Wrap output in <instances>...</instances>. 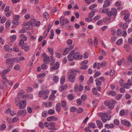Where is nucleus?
I'll return each mask as SVG.
<instances>
[{
    "label": "nucleus",
    "instance_id": "obj_1",
    "mask_svg": "<svg viewBox=\"0 0 132 132\" xmlns=\"http://www.w3.org/2000/svg\"><path fill=\"white\" fill-rule=\"evenodd\" d=\"M78 71L76 70H72L68 76L69 80L71 82H74L75 80V77L77 74Z\"/></svg>",
    "mask_w": 132,
    "mask_h": 132
},
{
    "label": "nucleus",
    "instance_id": "obj_2",
    "mask_svg": "<svg viewBox=\"0 0 132 132\" xmlns=\"http://www.w3.org/2000/svg\"><path fill=\"white\" fill-rule=\"evenodd\" d=\"M99 116L101 118V119L102 121L104 122H106L107 120H109L111 117L110 116L109 118H108V115L106 113H103L101 112L99 113Z\"/></svg>",
    "mask_w": 132,
    "mask_h": 132
},
{
    "label": "nucleus",
    "instance_id": "obj_3",
    "mask_svg": "<svg viewBox=\"0 0 132 132\" xmlns=\"http://www.w3.org/2000/svg\"><path fill=\"white\" fill-rule=\"evenodd\" d=\"M42 57L43 58V61L44 62L48 61L49 62L52 61L53 59V56H51L50 58L45 53H44L42 55Z\"/></svg>",
    "mask_w": 132,
    "mask_h": 132
},
{
    "label": "nucleus",
    "instance_id": "obj_4",
    "mask_svg": "<svg viewBox=\"0 0 132 132\" xmlns=\"http://www.w3.org/2000/svg\"><path fill=\"white\" fill-rule=\"evenodd\" d=\"M117 10L114 8H112L111 9L110 11H109L107 14V15L109 16H113L116 17L117 15Z\"/></svg>",
    "mask_w": 132,
    "mask_h": 132
},
{
    "label": "nucleus",
    "instance_id": "obj_5",
    "mask_svg": "<svg viewBox=\"0 0 132 132\" xmlns=\"http://www.w3.org/2000/svg\"><path fill=\"white\" fill-rule=\"evenodd\" d=\"M49 93V91L48 90L45 91L42 90L40 91L39 92L38 96L40 97H44L45 95H48Z\"/></svg>",
    "mask_w": 132,
    "mask_h": 132
},
{
    "label": "nucleus",
    "instance_id": "obj_6",
    "mask_svg": "<svg viewBox=\"0 0 132 132\" xmlns=\"http://www.w3.org/2000/svg\"><path fill=\"white\" fill-rule=\"evenodd\" d=\"M74 59L76 60H81L83 56L82 55H80L79 53L78 52H76L74 54Z\"/></svg>",
    "mask_w": 132,
    "mask_h": 132
},
{
    "label": "nucleus",
    "instance_id": "obj_7",
    "mask_svg": "<svg viewBox=\"0 0 132 132\" xmlns=\"http://www.w3.org/2000/svg\"><path fill=\"white\" fill-rule=\"evenodd\" d=\"M59 67V64L58 62H56L55 64L50 68L51 71H54L57 70Z\"/></svg>",
    "mask_w": 132,
    "mask_h": 132
},
{
    "label": "nucleus",
    "instance_id": "obj_8",
    "mask_svg": "<svg viewBox=\"0 0 132 132\" xmlns=\"http://www.w3.org/2000/svg\"><path fill=\"white\" fill-rule=\"evenodd\" d=\"M121 122L122 124L128 127H129L131 126L130 122L128 121L127 120H121Z\"/></svg>",
    "mask_w": 132,
    "mask_h": 132
},
{
    "label": "nucleus",
    "instance_id": "obj_9",
    "mask_svg": "<svg viewBox=\"0 0 132 132\" xmlns=\"http://www.w3.org/2000/svg\"><path fill=\"white\" fill-rule=\"evenodd\" d=\"M6 62L7 65L12 64L14 62V60L12 58L7 59L6 60Z\"/></svg>",
    "mask_w": 132,
    "mask_h": 132
},
{
    "label": "nucleus",
    "instance_id": "obj_10",
    "mask_svg": "<svg viewBox=\"0 0 132 132\" xmlns=\"http://www.w3.org/2000/svg\"><path fill=\"white\" fill-rule=\"evenodd\" d=\"M19 107L20 109H23L24 108L26 105V102L24 101H20L19 102Z\"/></svg>",
    "mask_w": 132,
    "mask_h": 132
},
{
    "label": "nucleus",
    "instance_id": "obj_11",
    "mask_svg": "<svg viewBox=\"0 0 132 132\" xmlns=\"http://www.w3.org/2000/svg\"><path fill=\"white\" fill-rule=\"evenodd\" d=\"M58 120V118L54 116H51L48 117L47 118V120L48 121H56Z\"/></svg>",
    "mask_w": 132,
    "mask_h": 132
},
{
    "label": "nucleus",
    "instance_id": "obj_12",
    "mask_svg": "<svg viewBox=\"0 0 132 132\" xmlns=\"http://www.w3.org/2000/svg\"><path fill=\"white\" fill-rule=\"evenodd\" d=\"M26 110H21L17 112V114L18 116H20L23 114L25 115L26 114Z\"/></svg>",
    "mask_w": 132,
    "mask_h": 132
},
{
    "label": "nucleus",
    "instance_id": "obj_13",
    "mask_svg": "<svg viewBox=\"0 0 132 132\" xmlns=\"http://www.w3.org/2000/svg\"><path fill=\"white\" fill-rule=\"evenodd\" d=\"M4 48L5 51L11 52L12 51V48L10 47L9 45H5Z\"/></svg>",
    "mask_w": 132,
    "mask_h": 132
},
{
    "label": "nucleus",
    "instance_id": "obj_14",
    "mask_svg": "<svg viewBox=\"0 0 132 132\" xmlns=\"http://www.w3.org/2000/svg\"><path fill=\"white\" fill-rule=\"evenodd\" d=\"M96 123L97 126L99 128H101L102 127L103 124L101 121L97 120L96 121Z\"/></svg>",
    "mask_w": 132,
    "mask_h": 132
},
{
    "label": "nucleus",
    "instance_id": "obj_15",
    "mask_svg": "<svg viewBox=\"0 0 132 132\" xmlns=\"http://www.w3.org/2000/svg\"><path fill=\"white\" fill-rule=\"evenodd\" d=\"M65 20L64 17L63 16H62L60 19V23L62 26H63L64 24Z\"/></svg>",
    "mask_w": 132,
    "mask_h": 132
},
{
    "label": "nucleus",
    "instance_id": "obj_16",
    "mask_svg": "<svg viewBox=\"0 0 132 132\" xmlns=\"http://www.w3.org/2000/svg\"><path fill=\"white\" fill-rule=\"evenodd\" d=\"M19 18L18 17H15L13 20L12 23L16 25H18V21Z\"/></svg>",
    "mask_w": 132,
    "mask_h": 132
},
{
    "label": "nucleus",
    "instance_id": "obj_17",
    "mask_svg": "<svg viewBox=\"0 0 132 132\" xmlns=\"http://www.w3.org/2000/svg\"><path fill=\"white\" fill-rule=\"evenodd\" d=\"M110 5V3L108 1V0H106L105 1L104 3V5L103 6V8L107 7L108 6Z\"/></svg>",
    "mask_w": 132,
    "mask_h": 132
},
{
    "label": "nucleus",
    "instance_id": "obj_18",
    "mask_svg": "<svg viewBox=\"0 0 132 132\" xmlns=\"http://www.w3.org/2000/svg\"><path fill=\"white\" fill-rule=\"evenodd\" d=\"M55 109L57 112H59L60 111L61 107L60 104L59 103H58L56 104L55 107Z\"/></svg>",
    "mask_w": 132,
    "mask_h": 132
},
{
    "label": "nucleus",
    "instance_id": "obj_19",
    "mask_svg": "<svg viewBox=\"0 0 132 132\" xmlns=\"http://www.w3.org/2000/svg\"><path fill=\"white\" fill-rule=\"evenodd\" d=\"M124 47L125 50L127 52H128L130 51V46L128 44H126L124 45Z\"/></svg>",
    "mask_w": 132,
    "mask_h": 132
},
{
    "label": "nucleus",
    "instance_id": "obj_20",
    "mask_svg": "<svg viewBox=\"0 0 132 132\" xmlns=\"http://www.w3.org/2000/svg\"><path fill=\"white\" fill-rule=\"evenodd\" d=\"M10 71V69L8 68L3 70L2 72V73L3 75H4L6 74L7 73H9Z\"/></svg>",
    "mask_w": 132,
    "mask_h": 132
},
{
    "label": "nucleus",
    "instance_id": "obj_21",
    "mask_svg": "<svg viewBox=\"0 0 132 132\" xmlns=\"http://www.w3.org/2000/svg\"><path fill=\"white\" fill-rule=\"evenodd\" d=\"M17 38V36L15 35L11 36L10 37L11 41V42H14L16 39Z\"/></svg>",
    "mask_w": 132,
    "mask_h": 132
},
{
    "label": "nucleus",
    "instance_id": "obj_22",
    "mask_svg": "<svg viewBox=\"0 0 132 132\" xmlns=\"http://www.w3.org/2000/svg\"><path fill=\"white\" fill-rule=\"evenodd\" d=\"M74 55L70 53L69 55L68 56V59L70 61H72L74 59Z\"/></svg>",
    "mask_w": 132,
    "mask_h": 132
},
{
    "label": "nucleus",
    "instance_id": "obj_23",
    "mask_svg": "<svg viewBox=\"0 0 132 132\" xmlns=\"http://www.w3.org/2000/svg\"><path fill=\"white\" fill-rule=\"evenodd\" d=\"M74 97L75 96L72 94L68 95L67 96L68 98L70 101H72Z\"/></svg>",
    "mask_w": 132,
    "mask_h": 132
},
{
    "label": "nucleus",
    "instance_id": "obj_24",
    "mask_svg": "<svg viewBox=\"0 0 132 132\" xmlns=\"http://www.w3.org/2000/svg\"><path fill=\"white\" fill-rule=\"evenodd\" d=\"M22 49H24L26 52H27L30 48V47L29 46L24 45L22 46Z\"/></svg>",
    "mask_w": 132,
    "mask_h": 132
},
{
    "label": "nucleus",
    "instance_id": "obj_25",
    "mask_svg": "<svg viewBox=\"0 0 132 132\" xmlns=\"http://www.w3.org/2000/svg\"><path fill=\"white\" fill-rule=\"evenodd\" d=\"M88 126L89 127H90L93 128H95L96 127L95 124L93 123H90L88 124Z\"/></svg>",
    "mask_w": 132,
    "mask_h": 132
},
{
    "label": "nucleus",
    "instance_id": "obj_26",
    "mask_svg": "<svg viewBox=\"0 0 132 132\" xmlns=\"http://www.w3.org/2000/svg\"><path fill=\"white\" fill-rule=\"evenodd\" d=\"M11 22L10 20H7L5 23V27H9L11 24Z\"/></svg>",
    "mask_w": 132,
    "mask_h": 132
},
{
    "label": "nucleus",
    "instance_id": "obj_27",
    "mask_svg": "<svg viewBox=\"0 0 132 132\" xmlns=\"http://www.w3.org/2000/svg\"><path fill=\"white\" fill-rule=\"evenodd\" d=\"M53 81L56 82H57L59 80V78L58 76H54L53 77Z\"/></svg>",
    "mask_w": 132,
    "mask_h": 132
},
{
    "label": "nucleus",
    "instance_id": "obj_28",
    "mask_svg": "<svg viewBox=\"0 0 132 132\" xmlns=\"http://www.w3.org/2000/svg\"><path fill=\"white\" fill-rule=\"evenodd\" d=\"M6 128V126L5 124H3L0 126V130H3Z\"/></svg>",
    "mask_w": 132,
    "mask_h": 132
},
{
    "label": "nucleus",
    "instance_id": "obj_29",
    "mask_svg": "<svg viewBox=\"0 0 132 132\" xmlns=\"http://www.w3.org/2000/svg\"><path fill=\"white\" fill-rule=\"evenodd\" d=\"M108 105L109 107L111 109L113 108L114 106V103L110 101Z\"/></svg>",
    "mask_w": 132,
    "mask_h": 132
},
{
    "label": "nucleus",
    "instance_id": "obj_30",
    "mask_svg": "<svg viewBox=\"0 0 132 132\" xmlns=\"http://www.w3.org/2000/svg\"><path fill=\"white\" fill-rule=\"evenodd\" d=\"M20 37L22 38L21 39H23V40L24 41H26L27 40V37L23 34H21L20 35Z\"/></svg>",
    "mask_w": 132,
    "mask_h": 132
},
{
    "label": "nucleus",
    "instance_id": "obj_31",
    "mask_svg": "<svg viewBox=\"0 0 132 132\" xmlns=\"http://www.w3.org/2000/svg\"><path fill=\"white\" fill-rule=\"evenodd\" d=\"M113 123L116 125H118L120 124V122L118 119H116L114 120Z\"/></svg>",
    "mask_w": 132,
    "mask_h": 132
},
{
    "label": "nucleus",
    "instance_id": "obj_32",
    "mask_svg": "<svg viewBox=\"0 0 132 132\" xmlns=\"http://www.w3.org/2000/svg\"><path fill=\"white\" fill-rule=\"evenodd\" d=\"M67 86L66 85H65L64 86L61 87H60L59 90L60 92H62L64 89L67 88Z\"/></svg>",
    "mask_w": 132,
    "mask_h": 132
},
{
    "label": "nucleus",
    "instance_id": "obj_33",
    "mask_svg": "<svg viewBox=\"0 0 132 132\" xmlns=\"http://www.w3.org/2000/svg\"><path fill=\"white\" fill-rule=\"evenodd\" d=\"M122 38H120L118 39L116 42V44L117 45H121L122 43Z\"/></svg>",
    "mask_w": 132,
    "mask_h": 132
},
{
    "label": "nucleus",
    "instance_id": "obj_34",
    "mask_svg": "<svg viewBox=\"0 0 132 132\" xmlns=\"http://www.w3.org/2000/svg\"><path fill=\"white\" fill-rule=\"evenodd\" d=\"M36 21L34 19H32L30 21V24L32 25H35Z\"/></svg>",
    "mask_w": 132,
    "mask_h": 132
},
{
    "label": "nucleus",
    "instance_id": "obj_35",
    "mask_svg": "<svg viewBox=\"0 0 132 132\" xmlns=\"http://www.w3.org/2000/svg\"><path fill=\"white\" fill-rule=\"evenodd\" d=\"M61 103V106L63 108L65 107L67 105V102L65 101H62Z\"/></svg>",
    "mask_w": 132,
    "mask_h": 132
},
{
    "label": "nucleus",
    "instance_id": "obj_36",
    "mask_svg": "<svg viewBox=\"0 0 132 132\" xmlns=\"http://www.w3.org/2000/svg\"><path fill=\"white\" fill-rule=\"evenodd\" d=\"M48 50L50 54L52 55H53L54 54L53 49V48L48 47Z\"/></svg>",
    "mask_w": 132,
    "mask_h": 132
},
{
    "label": "nucleus",
    "instance_id": "obj_37",
    "mask_svg": "<svg viewBox=\"0 0 132 132\" xmlns=\"http://www.w3.org/2000/svg\"><path fill=\"white\" fill-rule=\"evenodd\" d=\"M14 59V62L16 63H19L21 62L20 59V57H15Z\"/></svg>",
    "mask_w": 132,
    "mask_h": 132
},
{
    "label": "nucleus",
    "instance_id": "obj_38",
    "mask_svg": "<svg viewBox=\"0 0 132 132\" xmlns=\"http://www.w3.org/2000/svg\"><path fill=\"white\" fill-rule=\"evenodd\" d=\"M84 132H92V131L89 129V127H85L84 129Z\"/></svg>",
    "mask_w": 132,
    "mask_h": 132
},
{
    "label": "nucleus",
    "instance_id": "obj_39",
    "mask_svg": "<svg viewBox=\"0 0 132 132\" xmlns=\"http://www.w3.org/2000/svg\"><path fill=\"white\" fill-rule=\"evenodd\" d=\"M130 15V14L128 13L125 14L123 18L124 20H127L129 18Z\"/></svg>",
    "mask_w": 132,
    "mask_h": 132
},
{
    "label": "nucleus",
    "instance_id": "obj_40",
    "mask_svg": "<svg viewBox=\"0 0 132 132\" xmlns=\"http://www.w3.org/2000/svg\"><path fill=\"white\" fill-rule=\"evenodd\" d=\"M77 108L74 106H72L70 109V111L71 112H75L77 110Z\"/></svg>",
    "mask_w": 132,
    "mask_h": 132
},
{
    "label": "nucleus",
    "instance_id": "obj_41",
    "mask_svg": "<svg viewBox=\"0 0 132 132\" xmlns=\"http://www.w3.org/2000/svg\"><path fill=\"white\" fill-rule=\"evenodd\" d=\"M109 94L112 96H114L116 95V92L115 91L112 90L109 92Z\"/></svg>",
    "mask_w": 132,
    "mask_h": 132
},
{
    "label": "nucleus",
    "instance_id": "obj_42",
    "mask_svg": "<svg viewBox=\"0 0 132 132\" xmlns=\"http://www.w3.org/2000/svg\"><path fill=\"white\" fill-rule=\"evenodd\" d=\"M127 60L129 62H132V54L129 56L127 59Z\"/></svg>",
    "mask_w": 132,
    "mask_h": 132
},
{
    "label": "nucleus",
    "instance_id": "obj_43",
    "mask_svg": "<svg viewBox=\"0 0 132 132\" xmlns=\"http://www.w3.org/2000/svg\"><path fill=\"white\" fill-rule=\"evenodd\" d=\"M55 111L52 109L49 110L48 112V113L50 115H52L55 113Z\"/></svg>",
    "mask_w": 132,
    "mask_h": 132
},
{
    "label": "nucleus",
    "instance_id": "obj_44",
    "mask_svg": "<svg viewBox=\"0 0 132 132\" xmlns=\"http://www.w3.org/2000/svg\"><path fill=\"white\" fill-rule=\"evenodd\" d=\"M93 81V77L92 76H90L89 78V80L88 81V83L89 85V84L92 83Z\"/></svg>",
    "mask_w": 132,
    "mask_h": 132
},
{
    "label": "nucleus",
    "instance_id": "obj_45",
    "mask_svg": "<svg viewBox=\"0 0 132 132\" xmlns=\"http://www.w3.org/2000/svg\"><path fill=\"white\" fill-rule=\"evenodd\" d=\"M95 81L97 82L96 85L97 86L101 85L102 84L101 82L100 81H98V79L97 78H96V79H95Z\"/></svg>",
    "mask_w": 132,
    "mask_h": 132
},
{
    "label": "nucleus",
    "instance_id": "obj_46",
    "mask_svg": "<svg viewBox=\"0 0 132 132\" xmlns=\"http://www.w3.org/2000/svg\"><path fill=\"white\" fill-rule=\"evenodd\" d=\"M50 32L51 35H50V38L51 39H52L53 38V37L54 35V33L53 30H51Z\"/></svg>",
    "mask_w": 132,
    "mask_h": 132
},
{
    "label": "nucleus",
    "instance_id": "obj_47",
    "mask_svg": "<svg viewBox=\"0 0 132 132\" xmlns=\"http://www.w3.org/2000/svg\"><path fill=\"white\" fill-rule=\"evenodd\" d=\"M6 20V18L5 17H3L1 20V23H3L5 22Z\"/></svg>",
    "mask_w": 132,
    "mask_h": 132
},
{
    "label": "nucleus",
    "instance_id": "obj_48",
    "mask_svg": "<svg viewBox=\"0 0 132 132\" xmlns=\"http://www.w3.org/2000/svg\"><path fill=\"white\" fill-rule=\"evenodd\" d=\"M125 60V59L124 58H122L120 61L118 62V65L119 66H120L122 65V63Z\"/></svg>",
    "mask_w": 132,
    "mask_h": 132
},
{
    "label": "nucleus",
    "instance_id": "obj_49",
    "mask_svg": "<svg viewBox=\"0 0 132 132\" xmlns=\"http://www.w3.org/2000/svg\"><path fill=\"white\" fill-rule=\"evenodd\" d=\"M65 81V77L64 76H63L61 78L60 80V82L61 84H63Z\"/></svg>",
    "mask_w": 132,
    "mask_h": 132
},
{
    "label": "nucleus",
    "instance_id": "obj_50",
    "mask_svg": "<svg viewBox=\"0 0 132 132\" xmlns=\"http://www.w3.org/2000/svg\"><path fill=\"white\" fill-rule=\"evenodd\" d=\"M46 75V74L45 73H41L38 75V78H43Z\"/></svg>",
    "mask_w": 132,
    "mask_h": 132
},
{
    "label": "nucleus",
    "instance_id": "obj_51",
    "mask_svg": "<svg viewBox=\"0 0 132 132\" xmlns=\"http://www.w3.org/2000/svg\"><path fill=\"white\" fill-rule=\"evenodd\" d=\"M100 18V15H97L94 18V20L96 21L98 20Z\"/></svg>",
    "mask_w": 132,
    "mask_h": 132
},
{
    "label": "nucleus",
    "instance_id": "obj_52",
    "mask_svg": "<svg viewBox=\"0 0 132 132\" xmlns=\"http://www.w3.org/2000/svg\"><path fill=\"white\" fill-rule=\"evenodd\" d=\"M97 6V4H95L90 5L89 7V8L90 10H92L93 9H94L95 7H96Z\"/></svg>",
    "mask_w": 132,
    "mask_h": 132
},
{
    "label": "nucleus",
    "instance_id": "obj_53",
    "mask_svg": "<svg viewBox=\"0 0 132 132\" xmlns=\"http://www.w3.org/2000/svg\"><path fill=\"white\" fill-rule=\"evenodd\" d=\"M47 111H44L42 113V116L43 117H45L47 116Z\"/></svg>",
    "mask_w": 132,
    "mask_h": 132
},
{
    "label": "nucleus",
    "instance_id": "obj_54",
    "mask_svg": "<svg viewBox=\"0 0 132 132\" xmlns=\"http://www.w3.org/2000/svg\"><path fill=\"white\" fill-rule=\"evenodd\" d=\"M79 87V85H77L74 87L75 90L77 92H78Z\"/></svg>",
    "mask_w": 132,
    "mask_h": 132
},
{
    "label": "nucleus",
    "instance_id": "obj_55",
    "mask_svg": "<svg viewBox=\"0 0 132 132\" xmlns=\"http://www.w3.org/2000/svg\"><path fill=\"white\" fill-rule=\"evenodd\" d=\"M83 109L81 108H78L77 113H81L83 111Z\"/></svg>",
    "mask_w": 132,
    "mask_h": 132
},
{
    "label": "nucleus",
    "instance_id": "obj_56",
    "mask_svg": "<svg viewBox=\"0 0 132 132\" xmlns=\"http://www.w3.org/2000/svg\"><path fill=\"white\" fill-rule=\"evenodd\" d=\"M13 50L14 51L16 52H19V50L18 49L17 46H15L13 48Z\"/></svg>",
    "mask_w": 132,
    "mask_h": 132
},
{
    "label": "nucleus",
    "instance_id": "obj_57",
    "mask_svg": "<svg viewBox=\"0 0 132 132\" xmlns=\"http://www.w3.org/2000/svg\"><path fill=\"white\" fill-rule=\"evenodd\" d=\"M92 92L95 95H96L97 94V90L95 88H93Z\"/></svg>",
    "mask_w": 132,
    "mask_h": 132
},
{
    "label": "nucleus",
    "instance_id": "obj_58",
    "mask_svg": "<svg viewBox=\"0 0 132 132\" xmlns=\"http://www.w3.org/2000/svg\"><path fill=\"white\" fill-rule=\"evenodd\" d=\"M88 43L91 46H92L93 45V41L90 38L88 39Z\"/></svg>",
    "mask_w": 132,
    "mask_h": 132
},
{
    "label": "nucleus",
    "instance_id": "obj_59",
    "mask_svg": "<svg viewBox=\"0 0 132 132\" xmlns=\"http://www.w3.org/2000/svg\"><path fill=\"white\" fill-rule=\"evenodd\" d=\"M24 40H23V39H21L20 41L19 44V46H23V44L24 43Z\"/></svg>",
    "mask_w": 132,
    "mask_h": 132
},
{
    "label": "nucleus",
    "instance_id": "obj_60",
    "mask_svg": "<svg viewBox=\"0 0 132 132\" xmlns=\"http://www.w3.org/2000/svg\"><path fill=\"white\" fill-rule=\"evenodd\" d=\"M101 73L100 72L97 71L96 72L94 76V77L95 78L96 77H97V76H100L101 75Z\"/></svg>",
    "mask_w": 132,
    "mask_h": 132
},
{
    "label": "nucleus",
    "instance_id": "obj_61",
    "mask_svg": "<svg viewBox=\"0 0 132 132\" xmlns=\"http://www.w3.org/2000/svg\"><path fill=\"white\" fill-rule=\"evenodd\" d=\"M122 30L121 29H118L117 32V35H120L121 34V32H122Z\"/></svg>",
    "mask_w": 132,
    "mask_h": 132
},
{
    "label": "nucleus",
    "instance_id": "obj_62",
    "mask_svg": "<svg viewBox=\"0 0 132 132\" xmlns=\"http://www.w3.org/2000/svg\"><path fill=\"white\" fill-rule=\"evenodd\" d=\"M41 67L43 69L45 70L47 69V66L46 64H43L42 65Z\"/></svg>",
    "mask_w": 132,
    "mask_h": 132
},
{
    "label": "nucleus",
    "instance_id": "obj_63",
    "mask_svg": "<svg viewBox=\"0 0 132 132\" xmlns=\"http://www.w3.org/2000/svg\"><path fill=\"white\" fill-rule=\"evenodd\" d=\"M55 95L53 94L51 95L49 98V100H53L55 98Z\"/></svg>",
    "mask_w": 132,
    "mask_h": 132
},
{
    "label": "nucleus",
    "instance_id": "obj_64",
    "mask_svg": "<svg viewBox=\"0 0 132 132\" xmlns=\"http://www.w3.org/2000/svg\"><path fill=\"white\" fill-rule=\"evenodd\" d=\"M126 83L130 86L132 85V81L130 79H128V80L127 82Z\"/></svg>",
    "mask_w": 132,
    "mask_h": 132
}]
</instances>
